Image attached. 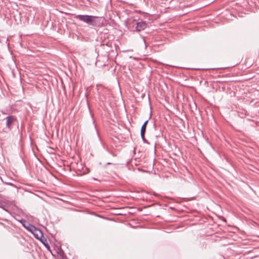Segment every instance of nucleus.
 Instances as JSON below:
<instances>
[{
	"label": "nucleus",
	"instance_id": "obj_9",
	"mask_svg": "<svg viewBox=\"0 0 259 259\" xmlns=\"http://www.w3.org/2000/svg\"><path fill=\"white\" fill-rule=\"evenodd\" d=\"M145 132H142L141 131V137L142 139H144V138H145Z\"/></svg>",
	"mask_w": 259,
	"mask_h": 259
},
{
	"label": "nucleus",
	"instance_id": "obj_1",
	"mask_svg": "<svg viewBox=\"0 0 259 259\" xmlns=\"http://www.w3.org/2000/svg\"><path fill=\"white\" fill-rule=\"evenodd\" d=\"M75 18L82 22L88 24L89 25L92 26H96L98 25L97 21L98 17L86 15H77L75 16Z\"/></svg>",
	"mask_w": 259,
	"mask_h": 259
},
{
	"label": "nucleus",
	"instance_id": "obj_13",
	"mask_svg": "<svg viewBox=\"0 0 259 259\" xmlns=\"http://www.w3.org/2000/svg\"><path fill=\"white\" fill-rule=\"evenodd\" d=\"M21 223L23 224H24V222H22V223Z\"/></svg>",
	"mask_w": 259,
	"mask_h": 259
},
{
	"label": "nucleus",
	"instance_id": "obj_8",
	"mask_svg": "<svg viewBox=\"0 0 259 259\" xmlns=\"http://www.w3.org/2000/svg\"><path fill=\"white\" fill-rule=\"evenodd\" d=\"M108 151L112 156H113L114 157L116 156V154L115 153H114V152H113L112 151L108 150Z\"/></svg>",
	"mask_w": 259,
	"mask_h": 259
},
{
	"label": "nucleus",
	"instance_id": "obj_12",
	"mask_svg": "<svg viewBox=\"0 0 259 259\" xmlns=\"http://www.w3.org/2000/svg\"><path fill=\"white\" fill-rule=\"evenodd\" d=\"M112 164V163H110V162H108V163H107V164H107V165H109V164Z\"/></svg>",
	"mask_w": 259,
	"mask_h": 259
},
{
	"label": "nucleus",
	"instance_id": "obj_4",
	"mask_svg": "<svg viewBox=\"0 0 259 259\" xmlns=\"http://www.w3.org/2000/svg\"><path fill=\"white\" fill-rule=\"evenodd\" d=\"M22 222H24L25 224H27V226L25 227V228L27 229L29 231L31 232L32 233L35 230V229L36 227H35L34 226L31 225L29 223L27 222L25 220L22 219L20 221L21 223H22Z\"/></svg>",
	"mask_w": 259,
	"mask_h": 259
},
{
	"label": "nucleus",
	"instance_id": "obj_5",
	"mask_svg": "<svg viewBox=\"0 0 259 259\" xmlns=\"http://www.w3.org/2000/svg\"><path fill=\"white\" fill-rule=\"evenodd\" d=\"M32 234L37 239L41 238L44 236L41 231L37 228L35 229V230L33 232Z\"/></svg>",
	"mask_w": 259,
	"mask_h": 259
},
{
	"label": "nucleus",
	"instance_id": "obj_10",
	"mask_svg": "<svg viewBox=\"0 0 259 259\" xmlns=\"http://www.w3.org/2000/svg\"><path fill=\"white\" fill-rule=\"evenodd\" d=\"M144 143H148V141L147 140L145 139V138H144V139H142Z\"/></svg>",
	"mask_w": 259,
	"mask_h": 259
},
{
	"label": "nucleus",
	"instance_id": "obj_3",
	"mask_svg": "<svg viewBox=\"0 0 259 259\" xmlns=\"http://www.w3.org/2000/svg\"><path fill=\"white\" fill-rule=\"evenodd\" d=\"M6 126L8 128H10L11 124L16 120V118L12 115L8 116L6 117Z\"/></svg>",
	"mask_w": 259,
	"mask_h": 259
},
{
	"label": "nucleus",
	"instance_id": "obj_2",
	"mask_svg": "<svg viewBox=\"0 0 259 259\" xmlns=\"http://www.w3.org/2000/svg\"><path fill=\"white\" fill-rule=\"evenodd\" d=\"M147 26V24L145 21H140L137 23L136 29L137 31H141L144 30Z\"/></svg>",
	"mask_w": 259,
	"mask_h": 259
},
{
	"label": "nucleus",
	"instance_id": "obj_11",
	"mask_svg": "<svg viewBox=\"0 0 259 259\" xmlns=\"http://www.w3.org/2000/svg\"><path fill=\"white\" fill-rule=\"evenodd\" d=\"M23 226L25 228V227L27 226V224L24 223V224H23Z\"/></svg>",
	"mask_w": 259,
	"mask_h": 259
},
{
	"label": "nucleus",
	"instance_id": "obj_7",
	"mask_svg": "<svg viewBox=\"0 0 259 259\" xmlns=\"http://www.w3.org/2000/svg\"><path fill=\"white\" fill-rule=\"evenodd\" d=\"M148 121H149V119L147 120L146 121H145V122L142 125V126L141 127V131L142 132H146V126H147V123L148 122Z\"/></svg>",
	"mask_w": 259,
	"mask_h": 259
},
{
	"label": "nucleus",
	"instance_id": "obj_6",
	"mask_svg": "<svg viewBox=\"0 0 259 259\" xmlns=\"http://www.w3.org/2000/svg\"><path fill=\"white\" fill-rule=\"evenodd\" d=\"M39 240L48 249L50 248V245L47 241V239L43 236L41 238H39Z\"/></svg>",
	"mask_w": 259,
	"mask_h": 259
}]
</instances>
